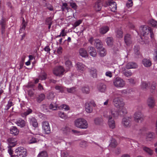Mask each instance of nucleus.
Here are the masks:
<instances>
[{"label":"nucleus","instance_id":"obj_1","mask_svg":"<svg viewBox=\"0 0 157 157\" xmlns=\"http://www.w3.org/2000/svg\"><path fill=\"white\" fill-rule=\"evenodd\" d=\"M109 113V115L107 116L108 124L110 128L113 129L115 128V121L112 117H113L115 119L117 118L119 116V113L114 109H111L110 110Z\"/></svg>","mask_w":157,"mask_h":157},{"label":"nucleus","instance_id":"obj_2","mask_svg":"<svg viewBox=\"0 0 157 157\" xmlns=\"http://www.w3.org/2000/svg\"><path fill=\"white\" fill-rule=\"evenodd\" d=\"M140 31L141 35V38L142 39H144V37L145 38L146 36L149 33H150V36L151 39L154 37V35L151 28L147 26H141L140 28Z\"/></svg>","mask_w":157,"mask_h":157},{"label":"nucleus","instance_id":"obj_3","mask_svg":"<svg viewBox=\"0 0 157 157\" xmlns=\"http://www.w3.org/2000/svg\"><path fill=\"white\" fill-rule=\"evenodd\" d=\"M26 149L23 147H18L15 150V154L11 155V157H24L27 155Z\"/></svg>","mask_w":157,"mask_h":157},{"label":"nucleus","instance_id":"obj_4","mask_svg":"<svg viewBox=\"0 0 157 157\" xmlns=\"http://www.w3.org/2000/svg\"><path fill=\"white\" fill-rule=\"evenodd\" d=\"M75 125L76 127L82 129H86L88 127L87 121L81 118L77 119L75 121Z\"/></svg>","mask_w":157,"mask_h":157},{"label":"nucleus","instance_id":"obj_5","mask_svg":"<svg viewBox=\"0 0 157 157\" xmlns=\"http://www.w3.org/2000/svg\"><path fill=\"white\" fill-rule=\"evenodd\" d=\"M113 103L115 107L119 109L124 107V105L123 100L121 97L114 98L113 100Z\"/></svg>","mask_w":157,"mask_h":157},{"label":"nucleus","instance_id":"obj_6","mask_svg":"<svg viewBox=\"0 0 157 157\" xmlns=\"http://www.w3.org/2000/svg\"><path fill=\"white\" fill-rule=\"evenodd\" d=\"M114 85L116 87H122L125 85V82L121 78L119 77L114 78L113 80Z\"/></svg>","mask_w":157,"mask_h":157},{"label":"nucleus","instance_id":"obj_7","mask_svg":"<svg viewBox=\"0 0 157 157\" xmlns=\"http://www.w3.org/2000/svg\"><path fill=\"white\" fill-rule=\"evenodd\" d=\"M65 71V70L63 67L59 66L54 68L53 73L56 76H60L63 75Z\"/></svg>","mask_w":157,"mask_h":157},{"label":"nucleus","instance_id":"obj_8","mask_svg":"<svg viewBox=\"0 0 157 157\" xmlns=\"http://www.w3.org/2000/svg\"><path fill=\"white\" fill-rule=\"evenodd\" d=\"M109 6L110 8L111 11L115 12L117 10V4L115 2L112 0L109 1L108 2H106L105 5H104L105 7H107V6Z\"/></svg>","mask_w":157,"mask_h":157},{"label":"nucleus","instance_id":"obj_9","mask_svg":"<svg viewBox=\"0 0 157 157\" xmlns=\"http://www.w3.org/2000/svg\"><path fill=\"white\" fill-rule=\"evenodd\" d=\"M134 117L135 121L138 123L141 122L144 119L143 115L139 112H136L135 113Z\"/></svg>","mask_w":157,"mask_h":157},{"label":"nucleus","instance_id":"obj_10","mask_svg":"<svg viewBox=\"0 0 157 157\" xmlns=\"http://www.w3.org/2000/svg\"><path fill=\"white\" fill-rule=\"evenodd\" d=\"M42 128L44 132L47 134H49L51 132V130L48 122L44 121L42 123Z\"/></svg>","mask_w":157,"mask_h":157},{"label":"nucleus","instance_id":"obj_11","mask_svg":"<svg viewBox=\"0 0 157 157\" xmlns=\"http://www.w3.org/2000/svg\"><path fill=\"white\" fill-rule=\"evenodd\" d=\"M94 106L95 104L93 101L86 102L85 104V108L86 112L88 113H91L93 110L92 105Z\"/></svg>","mask_w":157,"mask_h":157},{"label":"nucleus","instance_id":"obj_12","mask_svg":"<svg viewBox=\"0 0 157 157\" xmlns=\"http://www.w3.org/2000/svg\"><path fill=\"white\" fill-rule=\"evenodd\" d=\"M131 120V118L130 117L124 118L122 119V124L125 127H130L131 125L130 122Z\"/></svg>","mask_w":157,"mask_h":157},{"label":"nucleus","instance_id":"obj_13","mask_svg":"<svg viewBox=\"0 0 157 157\" xmlns=\"http://www.w3.org/2000/svg\"><path fill=\"white\" fill-rule=\"evenodd\" d=\"M104 2V0H98L95 3L94 6L96 10L99 11L101 10L103 3Z\"/></svg>","mask_w":157,"mask_h":157},{"label":"nucleus","instance_id":"obj_14","mask_svg":"<svg viewBox=\"0 0 157 157\" xmlns=\"http://www.w3.org/2000/svg\"><path fill=\"white\" fill-rule=\"evenodd\" d=\"M126 69L124 67H122L121 70L122 73L126 77H128L131 76L132 75V73L130 70L127 71Z\"/></svg>","mask_w":157,"mask_h":157},{"label":"nucleus","instance_id":"obj_15","mask_svg":"<svg viewBox=\"0 0 157 157\" xmlns=\"http://www.w3.org/2000/svg\"><path fill=\"white\" fill-rule=\"evenodd\" d=\"M124 40L127 45H129L132 42L131 36L128 34L125 35L124 37Z\"/></svg>","mask_w":157,"mask_h":157},{"label":"nucleus","instance_id":"obj_16","mask_svg":"<svg viewBox=\"0 0 157 157\" xmlns=\"http://www.w3.org/2000/svg\"><path fill=\"white\" fill-rule=\"evenodd\" d=\"M138 67L137 64L134 62H130L127 63L125 66L126 68L129 69L132 68H137Z\"/></svg>","mask_w":157,"mask_h":157},{"label":"nucleus","instance_id":"obj_17","mask_svg":"<svg viewBox=\"0 0 157 157\" xmlns=\"http://www.w3.org/2000/svg\"><path fill=\"white\" fill-rule=\"evenodd\" d=\"M88 51L92 56L95 57L96 56L97 52L95 48L92 47H89L88 48Z\"/></svg>","mask_w":157,"mask_h":157},{"label":"nucleus","instance_id":"obj_18","mask_svg":"<svg viewBox=\"0 0 157 157\" xmlns=\"http://www.w3.org/2000/svg\"><path fill=\"white\" fill-rule=\"evenodd\" d=\"M29 121L30 124L33 127H37L38 126L37 121L35 117H32L29 118Z\"/></svg>","mask_w":157,"mask_h":157},{"label":"nucleus","instance_id":"obj_19","mask_svg":"<svg viewBox=\"0 0 157 157\" xmlns=\"http://www.w3.org/2000/svg\"><path fill=\"white\" fill-rule=\"evenodd\" d=\"M142 62L144 66L147 67H150L152 64L151 61L147 59H144L142 61Z\"/></svg>","mask_w":157,"mask_h":157},{"label":"nucleus","instance_id":"obj_20","mask_svg":"<svg viewBox=\"0 0 157 157\" xmlns=\"http://www.w3.org/2000/svg\"><path fill=\"white\" fill-rule=\"evenodd\" d=\"M98 90L101 92H105L106 89V86L103 83H100L98 86Z\"/></svg>","mask_w":157,"mask_h":157},{"label":"nucleus","instance_id":"obj_21","mask_svg":"<svg viewBox=\"0 0 157 157\" xmlns=\"http://www.w3.org/2000/svg\"><path fill=\"white\" fill-rule=\"evenodd\" d=\"M147 103L148 106L150 108H153L155 105V100L152 97L148 99Z\"/></svg>","mask_w":157,"mask_h":157},{"label":"nucleus","instance_id":"obj_22","mask_svg":"<svg viewBox=\"0 0 157 157\" xmlns=\"http://www.w3.org/2000/svg\"><path fill=\"white\" fill-rule=\"evenodd\" d=\"M94 44L98 50L103 48L101 41L98 39H96L94 40Z\"/></svg>","mask_w":157,"mask_h":157},{"label":"nucleus","instance_id":"obj_23","mask_svg":"<svg viewBox=\"0 0 157 157\" xmlns=\"http://www.w3.org/2000/svg\"><path fill=\"white\" fill-rule=\"evenodd\" d=\"M79 53L80 55L83 57H87L88 56L86 50L83 48L79 49Z\"/></svg>","mask_w":157,"mask_h":157},{"label":"nucleus","instance_id":"obj_24","mask_svg":"<svg viewBox=\"0 0 157 157\" xmlns=\"http://www.w3.org/2000/svg\"><path fill=\"white\" fill-rule=\"evenodd\" d=\"M76 65V68L78 71L81 72L84 70L85 65L82 63H77Z\"/></svg>","mask_w":157,"mask_h":157},{"label":"nucleus","instance_id":"obj_25","mask_svg":"<svg viewBox=\"0 0 157 157\" xmlns=\"http://www.w3.org/2000/svg\"><path fill=\"white\" fill-rule=\"evenodd\" d=\"M19 132L18 130L15 126H13L10 128V134H12L14 136H16L18 134Z\"/></svg>","mask_w":157,"mask_h":157},{"label":"nucleus","instance_id":"obj_26","mask_svg":"<svg viewBox=\"0 0 157 157\" xmlns=\"http://www.w3.org/2000/svg\"><path fill=\"white\" fill-rule=\"evenodd\" d=\"M119 109L120 110L118 111L115 109L116 111L118 112V113H119V116L120 115V116H123L125 115L127 113V111L126 109L124 107Z\"/></svg>","mask_w":157,"mask_h":157},{"label":"nucleus","instance_id":"obj_27","mask_svg":"<svg viewBox=\"0 0 157 157\" xmlns=\"http://www.w3.org/2000/svg\"><path fill=\"white\" fill-rule=\"evenodd\" d=\"M45 98V95L43 93L39 95L36 97V101L39 103H40L42 101L44 100Z\"/></svg>","mask_w":157,"mask_h":157},{"label":"nucleus","instance_id":"obj_28","mask_svg":"<svg viewBox=\"0 0 157 157\" xmlns=\"http://www.w3.org/2000/svg\"><path fill=\"white\" fill-rule=\"evenodd\" d=\"M89 71L92 76L94 78H96L97 76V71L96 69L94 67H92L90 69Z\"/></svg>","mask_w":157,"mask_h":157},{"label":"nucleus","instance_id":"obj_29","mask_svg":"<svg viewBox=\"0 0 157 157\" xmlns=\"http://www.w3.org/2000/svg\"><path fill=\"white\" fill-rule=\"evenodd\" d=\"M55 89L61 93H65L66 91V88L61 86L56 85L55 86Z\"/></svg>","mask_w":157,"mask_h":157},{"label":"nucleus","instance_id":"obj_30","mask_svg":"<svg viewBox=\"0 0 157 157\" xmlns=\"http://www.w3.org/2000/svg\"><path fill=\"white\" fill-rule=\"evenodd\" d=\"M0 24L2 27V33H3L5 29L6 21L4 19L2 18L0 22Z\"/></svg>","mask_w":157,"mask_h":157},{"label":"nucleus","instance_id":"obj_31","mask_svg":"<svg viewBox=\"0 0 157 157\" xmlns=\"http://www.w3.org/2000/svg\"><path fill=\"white\" fill-rule=\"evenodd\" d=\"M109 29L108 26H104L100 29V32L101 33L104 34L108 31Z\"/></svg>","mask_w":157,"mask_h":157},{"label":"nucleus","instance_id":"obj_32","mask_svg":"<svg viewBox=\"0 0 157 157\" xmlns=\"http://www.w3.org/2000/svg\"><path fill=\"white\" fill-rule=\"evenodd\" d=\"M13 140L12 139L10 138V155H11L13 154V150L11 148L12 147H14L16 144V142L17 140L16 139H14L13 140V142H12Z\"/></svg>","mask_w":157,"mask_h":157},{"label":"nucleus","instance_id":"obj_33","mask_svg":"<svg viewBox=\"0 0 157 157\" xmlns=\"http://www.w3.org/2000/svg\"><path fill=\"white\" fill-rule=\"evenodd\" d=\"M66 91H67L68 93L74 94L77 91V89L75 87H73L70 88H66Z\"/></svg>","mask_w":157,"mask_h":157},{"label":"nucleus","instance_id":"obj_34","mask_svg":"<svg viewBox=\"0 0 157 157\" xmlns=\"http://www.w3.org/2000/svg\"><path fill=\"white\" fill-rule=\"evenodd\" d=\"M143 150L145 152L150 155H152L153 154V151L149 148L144 146L143 147Z\"/></svg>","mask_w":157,"mask_h":157},{"label":"nucleus","instance_id":"obj_35","mask_svg":"<svg viewBox=\"0 0 157 157\" xmlns=\"http://www.w3.org/2000/svg\"><path fill=\"white\" fill-rule=\"evenodd\" d=\"M103 122V120L102 117L96 118L94 120V122L95 124L97 125L101 124Z\"/></svg>","mask_w":157,"mask_h":157},{"label":"nucleus","instance_id":"obj_36","mask_svg":"<svg viewBox=\"0 0 157 157\" xmlns=\"http://www.w3.org/2000/svg\"><path fill=\"white\" fill-rule=\"evenodd\" d=\"M17 124L19 126L21 127H23L25 125L26 123L25 121L23 120H19L17 121Z\"/></svg>","mask_w":157,"mask_h":157},{"label":"nucleus","instance_id":"obj_37","mask_svg":"<svg viewBox=\"0 0 157 157\" xmlns=\"http://www.w3.org/2000/svg\"><path fill=\"white\" fill-rule=\"evenodd\" d=\"M47 77V74L45 72L41 73L39 76V79L41 80H45Z\"/></svg>","mask_w":157,"mask_h":157},{"label":"nucleus","instance_id":"obj_38","mask_svg":"<svg viewBox=\"0 0 157 157\" xmlns=\"http://www.w3.org/2000/svg\"><path fill=\"white\" fill-rule=\"evenodd\" d=\"M81 90L83 93L88 94L90 92L89 88L88 86H83L82 87Z\"/></svg>","mask_w":157,"mask_h":157},{"label":"nucleus","instance_id":"obj_39","mask_svg":"<svg viewBox=\"0 0 157 157\" xmlns=\"http://www.w3.org/2000/svg\"><path fill=\"white\" fill-rule=\"evenodd\" d=\"M117 145V143L116 140L114 139H112L109 146L113 147H115Z\"/></svg>","mask_w":157,"mask_h":157},{"label":"nucleus","instance_id":"obj_40","mask_svg":"<svg viewBox=\"0 0 157 157\" xmlns=\"http://www.w3.org/2000/svg\"><path fill=\"white\" fill-rule=\"evenodd\" d=\"M133 49L135 55H138L140 54V47L139 45H136L135 46Z\"/></svg>","mask_w":157,"mask_h":157},{"label":"nucleus","instance_id":"obj_41","mask_svg":"<svg viewBox=\"0 0 157 157\" xmlns=\"http://www.w3.org/2000/svg\"><path fill=\"white\" fill-rule=\"evenodd\" d=\"M116 36L119 38H121L123 36V32L121 29H118L116 32Z\"/></svg>","mask_w":157,"mask_h":157},{"label":"nucleus","instance_id":"obj_42","mask_svg":"<svg viewBox=\"0 0 157 157\" xmlns=\"http://www.w3.org/2000/svg\"><path fill=\"white\" fill-rule=\"evenodd\" d=\"M106 43L108 45H111L113 44V38L112 37H108L106 39Z\"/></svg>","mask_w":157,"mask_h":157},{"label":"nucleus","instance_id":"obj_43","mask_svg":"<svg viewBox=\"0 0 157 157\" xmlns=\"http://www.w3.org/2000/svg\"><path fill=\"white\" fill-rule=\"evenodd\" d=\"M54 94V92H51L48 93L47 96V98L51 100H53L55 97Z\"/></svg>","mask_w":157,"mask_h":157},{"label":"nucleus","instance_id":"obj_44","mask_svg":"<svg viewBox=\"0 0 157 157\" xmlns=\"http://www.w3.org/2000/svg\"><path fill=\"white\" fill-rule=\"evenodd\" d=\"M98 50L99 52V54L101 56L103 57L106 55V53L104 48H102Z\"/></svg>","mask_w":157,"mask_h":157},{"label":"nucleus","instance_id":"obj_45","mask_svg":"<svg viewBox=\"0 0 157 157\" xmlns=\"http://www.w3.org/2000/svg\"><path fill=\"white\" fill-rule=\"evenodd\" d=\"M38 157H48V155L46 151H43L39 154Z\"/></svg>","mask_w":157,"mask_h":157},{"label":"nucleus","instance_id":"obj_46","mask_svg":"<svg viewBox=\"0 0 157 157\" xmlns=\"http://www.w3.org/2000/svg\"><path fill=\"white\" fill-rule=\"evenodd\" d=\"M32 110L30 109H28L25 112L21 114V116L23 117H25L27 115L32 113Z\"/></svg>","mask_w":157,"mask_h":157},{"label":"nucleus","instance_id":"obj_47","mask_svg":"<svg viewBox=\"0 0 157 157\" xmlns=\"http://www.w3.org/2000/svg\"><path fill=\"white\" fill-rule=\"evenodd\" d=\"M65 64L66 67H67V70H69V69L72 66V63L69 60H67L66 61L65 63Z\"/></svg>","mask_w":157,"mask_h":157},{"label":"nucleus","instance_id":"obj_48","mask_svg":"<svg viewBox=\"0 0 157 157\" xmlns=\"http://www.w3.org/2000/svg\"><path fill=\"white\" fill-rule=\"evenodd\" d=\"M29 141L28 143L29 144H32L35 143L37 142V140L35 138L33 137H29Z\"/></svg>","mask_w":157,"mask_h":157},{"label":"nucleus","instance_id":"obj_49","mask_svg":"<svg viewBox=\"0 0 157 157\" xmlns=\"http://www.w3.org/2000/svg\"><path fill=\"white\" fill-rule=\"evenodd\" d=\"M149 24L152 26L154 27H157V22L153 19H151L149 21Z\"/></svg>","mask_w":157,"mask_h":157},{"label":"nucleus","instance_id":"obj_50","mask_svg":"<svg viewBox=\"0 0 157 157\" xmlns=\"http://www.w3.org/2000/svg\"><path fill=\"white\" fill-rule=\"evenodd\" d=\"M156 86V83L155 82H152L151 87V93L153 92L155 90V89Z\"/></svg>","mask_w":157,"mask_h":157},{"label":"nucleus","instance_id":"obj_51","mask_svg":"<svg viewBox=\"0 0 157 157\" xmlns=\"http://www.w3.org/2000/svg\"><path fill=\"white\" fill-rule=\"evenodd\" d=\"M149 86V84L146 82H143L141 85V88L143 89H146Z\"/></svg>","mask_w":157,"mask_h":157},{"label":"nucleus","instance_id":"obj_52","mask_svg":"<svg viewBox=\"0 0 157 157\" xmlns=\"http://www.w3.org/2000/svg\"><path fill=\"white\" fill-rule=\"evenodd\" d=\"M62 130L63 131V132L65 133H67L71 131V129L68 127L66 126L62 128Z\"/></svg>","mask_w":157,"mask_h":157},{"label":"nucleus","instance_id":"obj_53","mask_svg":"<svg viewBox=\"0 0 157 157\" xmlns=\"http://www.w3.org/2000/svg\"><path fill=\"white\" fill-rule=\"evenodd\" d=\"M58 115L61 118L65 119L67 118V117L65 114L62 111H59L58 112Z\"/></svg>","mask_w":157,"mask_h":157},{"label":"nucleus","instance_id":"obj_54","mask_svg":"<svg viewBox=\"0 0 157 157\" xmlns=\"http://www.w3.org/2000/svg\"><path fill=\"white\" fill-rule=\"evenodd\" d=\"M44 6L46 7L50 10L52 11L53 10V7L48 3H46L44 5Z\"/></svg>","mask_w":157,"mask_h":157},{"label":"nucleus","instance_id":"obj_55","mask_svg":"<svg viewBox=\"0 0 157 157\" xmlns=\"http://www.w3.org/2000/svg\"><path fill=\"white\" fill-rule=\"evenodd\" d=\"M70 6H71L72 8L75 10L76 9L77 6L75 3L73 2H70Z\"/></svg>","mask_w":157,"mask_h":157},{"label":"nucleus","instance_id":"obj_56","mask_svg":"<svg viewBox=\"0 0 157 157\" xmlns=\"http://www.w3.org/2000/svg\"><path fill=\"white\" fill-rule=\"evenodd\" d=\"M52 18L51 17H49L46 18L45 20V24H47L49 23H52Z\"/></svg>","mask_w":157,"mask_h":157},{"label":"nucleus","instance_id":"obj_57","mask_svg":"<svg viewBox=\"0 0 157 157\" xmlns=\"http://www.w3.org/2000/svg\"><path fill=\"white\" fill-rule=\"evenodd\" d=\"M80 145L81 147H85L87 146V143L86 141H82L80 142Z\"/></svg>","mask_w":157,"mask_h":157},{"label":"nucleus","instance_id":"obj_58","mask_svg":"<svg viewBox=\"0 0 157 157\" xmlns=\"http://www.w3.org/2000/svg\"><path fill=\"white\" fill-rule=\"evenodd\" d=\"M153 54L154 56V59L155 60L157 61V48H155L154 50Z\"/></svg>","mask_w":157,"mask_h":157},{"label":"nucleus","instance_id":"obj_59","mask_svg":"<svg viewBox=\"0 0 157 157\" xmlns=\"http://www.w3.org/2000/svg\"><path fill=\"white\" fill-rule=\"evenodd\" d=\"M82 22L81 20H79L76 21L73 25V26L74 28L76 27L77 26H78Z\"/></svg>","mask_w":157,"mask_h":157},{"label":"nucleus","instance_id":"obj_60","mask_svg":"<svg viewBox=\"0 0 157 157\" xmlns=\"http://www.w3.org/2000/svg\"><path fill=\"white\" fill-rule=\"evenodd\" d=\"M121 93V91H116L114 93V97H120V94Z\"/></svg>","mask_w":157,"mask_h":157},{"label":"nucleus","instance_id":"obj_61","mask_svg":"<svg viewBox=\"0 0 157 157\" xmlns=\"http://www.w3.org/2000/svg\"><path fill=\"white\" fill-rule=\"evenodd\" d=\"M133 5V2L132 0H128V2L126 4V6L129 7L132 6Z\"/></svg>","mask_w":157,"mask_h":157},{"label":"nucleus","instance_id":"obj_62","mask_svg":"<svg viewBox=\"0 0 157 157\" xmlns=\"http://www.w3.org/2000/svg\"><path fill=\"white\" fill-rule=\"evenodd\" d=\"M27 25V23H22L21 25V27L20 29V31H22V30H24Z\"/></svg>","mask_w":157,"mask_h":157},{"label":"nucleus","instance_id":"obj_63","mask_svg":"<svg viewBox=\"0 0 157 157\" xmlns=\"http://www.w3.org/2000/svg\"><path fill=\"white\" fill-rule=\"evenodd\" d=\"M33 90H34V89L29 90L28 91V94L30 97H32L34 95V93L33 92Z\"/></svg>","mask_w":157,"mask_h":157},{"label":"nucleus","instance_id":"obj_64","mask_svg":"<svg viewBox=\"0 0 157 157\" xmlns=\"http://www.w3.org/2000/svg\"><path fill=\"white\" fill-rule=\"evenodd\" d=\"M61 156L63 157H67L68 155V153L67 152L63 151L61 152Z\"/></svg>","mask_w":157,"mask_h":157}]
</instances>
